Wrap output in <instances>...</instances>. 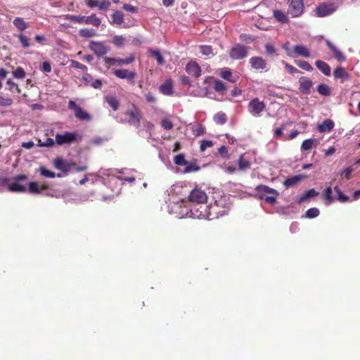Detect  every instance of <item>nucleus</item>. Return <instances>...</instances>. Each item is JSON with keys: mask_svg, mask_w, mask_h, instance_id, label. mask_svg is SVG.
<instances>
[{"mask_svg": "<svg viewBox=\"0 0 360 360\" xmlns=\"http://www.w3.org/2000/svg\"><path fill=\"white\" fill-rule=\"evenodd\" d=\"M114 75L120 79H126L132 84L134 83V79L136 75L135 71H129L128 70H115L113 72Z\"/></svg>", "mask_w": 360, "mask_h": 360, "instance_id": "nucleus-16", "label": "nucleus"}, {"mask_svg": "<svg viewBox=\"0 0 360 360\" xmlns=\"http://www.w3.org/2000/svg\"><path fill=\"white\" fill-rule=\"evenodd\" d=\"M317 91L322 96H329L330 94V87L325 84H319L317 86Z\"/></svg>", "mask_w": 360, "mask_h": 360, "instance_id": "nucleus-41", "label": "nucleus"}, {"mask_svg": "<svg viewBox=\"0 0 360 360\" xmlns=\"http://www.w3.org/2000/svg\"><path fill=\"white\" fill-rule=\"evenodd\" d=\"M255 191L257 192L259 199L263 200L270 205H274L279 195V193L276 189L263 184L257 186Z\"/></svg>", "mask_w": 360, "mask_h": 360, "instance_id": "nucleus-1", "label": "nucleus"}, {"mask_svg": "<svg viewBox=\"0 0 360 360\" xmlns=\"http://www.w3.org/2000/svg\"><path fill=\"white\" fill-rule=\"evenodd\" d=\"M185 69L189 75L195 77V79L198 78L201 75V68L195 61L188 62L186 65Z\"/></svg>", "mask_w": 360, "mask_h": 360, "instance_id": "nucleus-14", "label": "nucleus"}, {"mask_svg": "<svg viewBox=\"0 0 360 360\" xmlns=\"http://www.w3.org/2000/svg\"><path fill=\"white\" fill-rule=\"evenodd\" d=\"M335 79L341 80V83L350 79V75L342 67H338L333 71Z\"/></svg>", "mask_w": 360, "mask_h": 360, "instance_id": "nucleus-18", "label": "nucleus"}, {"mask_svg": "<svg viewBox=\"0 0 360 360\" xmlns=\"http://www.w3.org/2000/svg\"><path fill=\"white\" fill-rule=\"evenodd\" d=\"M112 21L111 24H115L117 25H120L124 22V14L120 11H115L111 15Z\"/></svg>", "mask_w": 360, "mask_h": 360, "instance_id": "nucleus-25", "label": "nucleus"}, {"mask_svg": "<svg viewBox=\"0 0 360 360\" xmlns=\"http://www.w3.org/2000/svg\"><path fill=\"white\" fill-rule=\"evenodd\" d=\"M90 85L96 89H101L103 86V82L101 79H96L90 84Z\"/></svg>", "mask_w": 360, "mask_h": 360, "instance_id": "nucleus-61", "label": "nucleus"}, {"mask_svg": "<svg viewBox=\"0 0 360 360\" xmlns=\"http://www.w3.org/2000/svg\"><path fill=\"white\" fill-rule=\"evenodd\" d=\"M288 56L290 57L302 56L309 58L310 56V52L306 46L303 45H296L293 47L292 51L288 53Z\"/></svg>", "mask_w": 360, "mask_h": 360, "instance_id": "nucleus-13", "label": "nucleus"}, {"mask_svg": "<svg viewBox=\"0 0 360 360\" xmlns=\"http://www.w3.org/2000/svg\"><path fill=\"white\" fill-rule=\"evenodd\" d=\"M84 23L87 25H92L95 27H99L101 21L96 14H91L89 16L85 17Z\"/></svg>", "mask_w": 360, "mask_h": 360, "instance_id": "nucleus-29", "label": "nucleus"}, {"mask_svg": "<svg viewBox=\"0 0 360 360\" xmlns=\"http://www.w3.org/2000/svg\"><path fill=\"white\" fill-rule=\"evenodd\" d=\"M250 63L252 68L256 70H264L266 67V63L265 60L259 56H255L250 58Z\"/></svg>", "mask_w": 360, "mask_h": 360, "instance_id": "nucleus-19", "label": "nucleus"}, {"mask_svg": "<svg viewBox=\"0 0 360 360\" xmlns=\"http://www.w3.org/2000/svg\"><path fill=\"white\" fill-rule=\"evenodd\" d=\"M79 35L84 38H91L96 36V32L92 28H83L79 31Z\"/></svg>", "mask_w": 360, "mask_h": 360, "instance_id": "nucleus-35", "label": "nucleus"}, {"mask_svg": "<svg viewBox=\"0 0 360 360\" xmlns=\"http://www.w3.org/2000/svg\"><path fill=\"white\" fill-rule=\"evenodd\" d=\"M66 19L81 24L84 22L85 16L69 15L66 16Z\"/></svg>", "mask_w": 360, "mask_h": 360, "instance_id": "nucleus-50", "label": "nucleus"}, {"mask_svg": "<svg viewBox=\"0 0 360 360\" xmlns=\"http://www.w3.org/2000/svg\"><path fill=\"white\" fill-rule=\"evenodd\" d=\"M200 52L205 56H208L210 55H213L212 48L210 46H206V45L200 46Z\"/></svg>", "mask_w": 360, "mask_h": 360, "instance_id": "nucleus-54", "label": "nucleus"}, {"mask_svg": "<svg viewBox=\"0 0 360 360\" xmlns=\"http://www.w3.org/2000/svg\"><path fill=\"white\" fill-rule=\"evenodd\" d=\"M13 103L11 98H4L0 96V106H10Z\"/></svg>", "mask_w": 360, "mask_h": 360, "instance_id": "nucleus-58", "label": "nucleus"}, {"mask_svg": "<svg viewBox=\"0 0 360 360\" xmlns=\"http://www.w3.org/2000/svg\"><path fill=\"white\" fill-rule=\"evenodd\" d=\"M274 17L280 22L285 23L288 21V18L283 12L279 10L274 11Z\"/></svg>", "mask_w": 360, "mask_h": 360, "instance_id": "nucleus-38", "label": "nucleus"}, {"mask_svg": "<svg viewBox=\"0 0 360 360\" xmlns=\"http://www.w3.org/2000/svg\"><path fill=\"white\" fill-rule=\"evenodd\" d=\"M89 49L98 58L105 57L104 56L109 51V47L105 46L102 41H91L89 44Z\"/></svg>", "mask_w": 360, "mask_h": 360, "instance_id": "nucleus-6", "label": "nucleus"}, {"mask_svg": "<svg viewBox=\"0 0 360 360\" xmlns=\"http://www.w3.org/2000/svg\"><path fill=\"white\" fill-rule=\"evenodd\" d=\"M70 67L72 68L80 69L84 72H86L88 70L87 67L85 65L82 64L81 63H79L77 60H71L70 61Z\"/></svg>", "mask_w": 360, "mask_h": 360, "instance_id": "nucleus-47", "label": "nucleus"}, {"mask_svg": "<svg viewBox=\"0 0 360 360\" xmlns=\"http://www.w3.org/2000/svg\"><path fill=\"white\" fill-rule=\"evenodd\" d=\"M148 52L151 56L156 58L158 65H163L165 63V60L160 51L149 49Z\"/></svg>", "mask_w": 360, "mask_h": 360, "instance_id": "nucleus-36", "label": "nucleus"}, {"mask_svg": "<svg viewBox=\"0 0 360 360\" xmlns=\"http://www.w3.org/2000/svg\"><path fill=\"white\" fill-rule=\"evenodd\" d=\"M186 167L184 168V173H190L192 172H198L200 169V167L198 166H196L195 165H187Z\"/></svg>", "mask_w": 360, "mask_h": 360, "instance_id": "nucleus-57", "label": "nucleus"}, {"mask_svg": "<svg viewBox=\"0 0 360 360\" xmlns=\"http://www.w3.org/2000/svg\"><path fill=\"white\" fill-rule=\"evenodd\" d=\"M188 199L191 202L205 204L207 201V195L204 191L195 188L191 191Z\"/></svg>", "mask_w": 360, "mask_h": 360, "instance_id": "nucleus-5", "label": "nucleus"}, {"mask_svg": "<svg viewBox=\"0 0 360 360\" xmlns=\"http://www.w3.org/2000/svg\"><path fill=\"white\" fill-rule=\"evenodd\" d=\"M13 23L14 26L20 31H24L28 27V24L22 18H15Z\"/></svg>", "mask_w": 360, "mask_h": 360, "instance_id": "nucleus-28", "label": "nucleus"}, {"mask_svg": "<svg viewBox=\"0 0 360 360\" xmlns=\"http://www.w3.org/2000/svg\"><path fill=\"white\" fill-rule=\"evenodd\" d=\"M219 154L225 159H229L230 156L229 155L228 148L225 146H221L218 148Z\"/></svg>", "mask_w": 360, "mask_h": 360, "instance_id": "nucleus-53", "label": "nucleus"}, {"mask_svg": "<svg viewBox=\"0 0 360 360\" xmlns=\"http://www.w3.org/2000/svg\"><path fill=\"white\" fill-rule=\"evenodd\" d=\"M41 70L44 72H50L51 71V64L48 61H44L41 64Z\"/></svg>", "mask_w": 360, "mask_h": 360, "instance_id": "nucleus-62", "label": "nucleus"}, {"mask_svg": "<svg viewBox=\"0 0 360 360\" xmlns=\"http://www.w3.org/2000/svg\"><path fill=\"white\" fill-rule=\"evenodd\" d=\"M18 38L24 49H27L30 46V39L27 36L20 34L18 35Z\"/></svg>", "mask_w": 360, "mask_h": 360, "instance_id": "nucleus-46", "label": "nucleus"}, {"mask_svg": "<svg viewBox=\"0 0 360 360\" xmlns=\"http://www.w3.org/2000/svg\"><path fill=\"white\" fill-rule=\"evenodd\" d=\"M248 56V48L240 44L233 46L229 51V56L233 60H240Z\"/></svg>", "mask_w": 360, "mask_h": 360, "instance_id": "nucleus-9", "label": "nucleus"}, {"mask_svg": "<svg viewBox=\"0 0 360 360\" xmlns=\"http://www.w3.org/2000/svg\"><path fill=\"white\" fill-rule=\"evenodd\" d=\"M250 167L251 163L250 162V161H248L244 158V155H241L238 159V169L240 170L244 171L250 169Z\"/></svg>", "mask_w": 360, "mask_h": 360, "instance_id": "nucleus-34", "label": "nucleus"}, {"mask_svg": "<svg viewBox=\"0 0 360 360\" xmlns=\"http://www.w3.org/2000/svg\"><path fill=\"white\" fill-rule=\"evenodd\" d=\"M323 199L326 200V203L327 205H330L334 201V198L333 197V191L330 186L327 187L323 192Z\"/></svg>", "mask_w": 360, "mask_h": 360, "instance_id": "nucleus-33", "label": "nucleus"}, {"mask_svg": "<svg viewBox=\"0 0 360 360\" xmlns=\"http://www.w3.org/2000/svg\"><path fill=\"white\" fill-rule=\"evenodd\" d=\"M319 210L316 207H312L307 210L305 217L309 219H313L319 215Z\"/></svg>", "mask_w": 360, "mask_h": 360, "instance_id": "nucleus-45", "label": "nucleus"}, {"mask_svg": "<svg viewBox=\"0 0 360 360\" xmlns=\"http://www.w3.org/2000/svg\"><path fill=\"white\" fill-rule=\"evenodd\" d=\"M289 6L288 13L292 17H298L303 13V0H288Z\"/></svg>", "mask_w": 360, "mask_h": 360, "instance_id": "nucleus-7", "label": "nucleus"}, {"mask_svg": "<svg viewBox=\"0 0 360 360\" xmlns=\"http://www.w3.org/2000/svg\"><path fill=\"white\" fill-rule=\"evenodd\" d=\"M214 89L217 92L221 93L223 94L226 91L225 84L220 80H216L214 82Z\"/></svg>", "mask_w": 360, "mask_h": 360, "instance_id": "nucleus-43", "label": "nucleus"}, {"mask_svg": "<svg viewBox=\"0 0 360 360\" xmlns=\"http://www.w3.org/2000/svg\"><path fill=\"white\" fill-rule=\"evenodd\" d=\"M79 134L76 131H65L56 135V143L58 146L71 144L78 140Z\"/></svg>", "mask_w": 360, "mask_h": 360, "instance_id": "nucleus-4", "label": "nucleus"}, {"mask_svg": "<svg viewBox=\"0 0 360 360\" xmlns=\"http://www.w3.org/2000/svg\"><path fill=\"white\" fill-rule=\"evenodd\" d=\"M214 120L217 124H224L227 121V117L224 112H219L214 115Z\"/></svg>", "mask_w": 360, "mask_h": 360, "instance_id": "nucleus-42", "label": "nucleus"}, {"mask_svg": "<svg viewBox=\"0 0 360 360\" xmlns=\"http://www.w3.org/2000/svg\"><path fill=\"white\" fill-rule=\"evenodd\" d=\"M172 82L171 79L166 80L160 86V91L165 95H171L172 94Z\"/></svg>", "mask_w": 360, "mask_h": 360, "instance_id": "nucleus-27", "label": "nucleus"}, {"mask_svg": "<svg viewBox=\"0 0 360 360\" xmlns=\"http://www.w3.org/2000/svg\"><path fill=\"white\" fill-rule=\"evenodd\" d=\"M53 165L57 169L60 170L65 174H67L72 168L75 166L74 162H65L63 159L57 158L53 160Z\"/></svg>", "mask_w": 360, "mask_h": 360, "instance_id": "nucleus-15", "label": "nucleus"}, {"mask_svg": "<svg viewBox=\"0 0 360 360\" xmlns=\"http://www.w3.org/2000/svg\"><path fill=\"white\" fill-rule=\"evenodd\" d=\"M337 199L341 202H345L349 200V197L341 192L338 195Z\"/></svg>", "mask_w": 360, "mask_h": 360, "instance_id": "nucleus-64", "label": "nucleus"}, {"mask_svg": "<svg viewBox=\"0 0 360 360\" xmlns=\"http://www.w3.org/2000/svg\"><path fill=\"white\" fill-rule=\"evenodd\" d=\"M99 0H85V4L90 8L98 7Z\"/></svg>", "mask_w": 360, "mask_h": 360, "instance_id": "nucleus-63", "label": "nucleus"}, {"mask_svg": "<svg viewBox=\"0 0 360 360\" xmlns=\"http://www.w3.org/2000/svg\"><path fill=\"white\" fill-rule=\"evenodd\" d=\"M300 91L304 94H309L313 83L310 78L302 77L299 79Z\"/></svg>", "mask_w": 360, "mask_h": 360, "instance_id": "nucleus-17", "label": "nucleus"}, {"mask_svg": "<svg viewBox=\"0 0 360 360\" xmlns=\"http://www.w3.org/2000/svg\"><path fill=\"white\" fill-rule=\"evenodd\" d=\"M161 126H162V127L163 129H165L166 130H170L174 127L173 123L172 122V121L170 120H169L168 118H167V117H165V118L162 120V121H161Z\"/></svg>", "mask_w": 360, "mask_h": 360, "instance_id": "nucleus-51", "label": "nucleus"}, {"mask_svg": "<svg viewBox=\"0 0 360 360\" xmlns=\"http://www.w3.org/2000/svg\"><path fill=\"white\" fill-rule=\"evenodd\" d=\"M213 145L214 144H213V142L212 141H210V140H202V141H201V143H200V150L201 151H204L207 148L212 147Z\"/></svg>", "mask_w": 360, "mask_h": 360, "instance_id": "nucleus-55", "label": "nucleus"}, {"mask_svg": "<svg viewBox=\"0 0 360 360\" xmlns=\"http://www.w3.org/2000/svg\"><path fill=\"white\" fill-rule=\"evenodd\" d=\"M326 45L330 50L333 53V56L340 62L346 60L345 55L336 48V46L330 41H326Z\"/></svg>", "mask_w": 360, "mask_h": 360, "instance_id": "nucleus-20", "label": "nucleus"}, {"mask_svg": "<svg viewBox=\"0 0 360 360\" xmlns=\"http://www.w3.org/2000/svg\"><path fill=\"white\" fill-rule=\"evenodd\" d=\"M124 115L127 117V123L129 124L136 128L140 127L143 115L141 110L136 105L132 104L131 106L126 110Z\"/></svg>", "mask_w": 360, "mask_h": 360, "instance_id": "nucleus-2", "label": "nucleus"}, {"mask_svg": "<svg viewBox=\"0 0 360 360\" xmlns=\"http://www.w3.org/2000/svg\"><path fill=\"white\" fill-rule=\"evenodd\" d=\"M68 108L74 110L75 117L80 120L89 121L91 120V116L88 112L84 110L82 108L78 106L75 101L70 100L68 102Z\"/></svg>", "mask_w": 360, "mask_h": 360, "instance_id": "nucleus-10", "label": "nucleus"}, {"mask_svg": "<svg viewBox=\"0 0 360 360\" xmlns=\"http://www.w3.org/2000/svg\"><path fill=\"white\" fill-rule=\"evenodd\" d=\"M220 77L226 79L227 81H229L232 83H236L238 80V78H235L233 75L231 69L228 68H224L221 70L220 71Z\"/></svg>", "mask_w": 360, "mask_h": 360, "instance_id": "nucleus-24", "label": "nucleus"}, {"mask_svg": "<svg viewBox=\"0 0 360 360\" xmlns=\"http://www.w3.org/2000/svg\"><path fill=\"white\" fill-rule=\"evenodd\" d=\"M105 101L114 111H117L118 110L120 102L115 96H107L105 97Z\"/></svg>", "mask_w": 360, "mask_h": 360, "instance_id": "nucleus-31", "label": "nucleus"}, {"mask_svg": "<svg viewBox=\"0 0 360 360\" xmlns=\"http://www.w3.org/2000/svg\"><path fill=\"white\" fill-rule=\"evenodd\" d=\"M110 5L111 4L109 0H99L98 8L101 11H107L110 8Z\"/></svg>", "mask_w": 360, "mask_h": 360, "instance_id": "nucleus-52", "label": "nucleus"}, {"mask_svg": "<svg viewBox=\"0 0 360 360\" xmlns=\"http://www.w3.org/2000/svg\"><path fill=\"white\" fill-rule=\"evenodd\" d=\"M317 140L314 139H308L304 140L302 145L301 149L302 150H309L312 148L314 143H316Z\"/></svg>", "mask_w": 360, "mask_h": 360, "instance_id": "nucleus-39", "label": "nucleus"}, {"mask_svg": "<svg viewBox=\"0 0 360 360\" xmlns=\"http://www.w3.org/2000/svg\"><path fill=\"white\" fill-rule=\"evenodd\" d=\"M174 162L176 165L180 166H186L188 165V161L185 159L184 154H178L174 158Z\"/></svg>", "mask_w": 360, "mask_h": 360, "instance_id": "nucleus-44", "label": "nucleus"}, {"mask_svg": "<svg viewBox=\"0 0 360 360\" xmlns=\"http://www.w3.org/2000/svg\"><path fill=\"white\" fill-rule=\"evenodd\" d=\"M134 60L135 58L134 55H131L130 57L124 59L110 57L103 58L105 63L108 65H120L122 64L128 65L134 62Z\"/></svg>", "mask_w": 360, "mask_h": 360, "instance_id": "nucleus-12", "label": "nucleus"}, {"mask_svg": "<svg viewBox=\"0 0 360 360\" xmlns=\"http://www.w3.org/2000/svg\"><path fill=\"white\" fill-rule=\"evenodd\" d=\"M295 63L299 68H300L301 69H302L304 70H306L308 72H311L313 70L312 66L307 61L302 60H295Z\"/></svg>", "mask_w": 360, "mask_h": 360, "instance_id": "nucleus-37", "label": "nucleus"}, {"mask_svg": "<svg viewBox=\"0 0 360 360\" xmlns=\"http://www.w3.org/2000/svg\"><path fill=\"white\" fill-rule=\"evenodd\" d=\"M334 122L332 120L326 119L317 127L318 131L321 133L330 132L334 128Z\"/></svg>", "mask_w": 360, "mask_h": 360, "instance_id": "nucleus-21", "label": "nucleus"}, {"mask_svg": "<svg viewBox=\"0 0 360 360\" xmlns=\"http://www.w3.org/2000/svg\"><path fill=\"white\" fill-rule=\"evenodd\" d=\"M265 108L264 102L259 101L258 98H253L248 104V110L253 116H258L264 110Z\"/></svg>", "mask_w": 360, "mask_h": 360, "instance_id": "nucleus-8", "label": "nucleus"}, {"mask_svg": "<svg viewBox=\"0 0 360 360\" xmlns=\"http://www.w3.org/2000/svg\"><path fill=\"white\" fill-rule=\"evenodd\" d=\"M304 178V176H303V175H295V176H293L291 177H288L284 181L283 185L286 188L291 187V186L295 185L296 184H297L301 180H302Z\"/></svg>", "mask_w": 360, "mask_h": 360, "instance_id": "nucleus-26", "label": "nucleus"}, {"mask_svg": "<svg viewBox=\"0 0 360 360\" xmlns=\"http://www.w3.org/2000/svg\"><path fill=\"white\" fill-rule=\"evenodd\" d=\"M207 210H205V211H199L196 210V212L194 213L191 210L192 214L195 217L198 218H207V219H212L214 217H217L218 214L220 213V211L218 210L219 206L217 202H214L213 205H210L209 206H206Z\"/></svg>", "mask_w": 360, "mask_h": 360, "instance_id": "nucleus-3", "label": "nucleus"}, {"mask_svg": "<svg viewBox=\"0 0 360 360\" xmlns=\"http://www.w3.org/2000/svg\"><path fill=\"white\" fill-rule=\"evenodd\" d=\"M113 44L117 46H120L124 44V38L122 36H115L112 40Z\"/></svg>", "mask_w": 360, "mask_h": 360, "instance_id": "nucleus-60", "label": "nucleus"}, {"mask_svg": "<svg viewBox=\"0 0 360 360\" xmlns=\"http://www.w3.org/2000/svg\"><path fill=\"white\" fill-rule=\"evenodd\" d=\"M193 132L196 136H202L205 134V128L202 125L199 124L195 128L193 129Z\"/></svg>", "mask_w": 360, "mask_h": 360, "instance_id": "nucleus-56", "label": "nucleus"}, {"mask_svg": "<svg viewBox=\"0 0 360 360\" xmlns=\"http://www.w3.org/2000/svg\"><path fill=\"white\" fill-rule=\"evenodd\" d=\"M8 190L11 192L25 193L26 187L15 181L8 186Z\"/></svg>", "mask_w": 360, "mask_h": 360, "instance_id": "nucleus-32", "label": "nucleus"}, {"mask_svg": "<svg viewBox=\"0 0 360 360\" xmlns=\"http://www.w3.org/2000/svg\"><path fill=\"white\" fill-rule=\"evenodd\" d=\"M319 194L314 188H311L307 191L304 193H303L297 200V202L300 204L311 198H314L318 196Z\"/></svg>", "mask_w": 360, "mask_h": 360, "instance_id": "nucleus-22", "label": "nucleus"}, {"mask_svg": "<svg viewBox=\"0 0 360 360\" xmlns=\"http://www.w3.org/2000/svg\"><path fill=\"white\" fill-rule=\"evenodd\" d=\"M39 173L41 176L46 178H54V177H62V174H55L54 172L48 170L46 167L41 166L39 168Z\"/></svg>", "mask_w": 360, "mask_h": 360, "instance_id": "nucleus-30", "label": "nucleus"}, {"mask_svg": "<svg viewBox=\"0 0 360 360\" xmlns=\"http://www.w3.org/2000/svg\"><path fill=\"white\" fill-rule=\"evenodd\" d=\"M282 63L284 65L285 68L286 70L290 74V75H295L297 73H300V70L297 69L295 67L292 66V65L285 62L284 60L282 61Z\"/></svg>", "mask_w": 360, "mask_h": 360, "instance_id": "nucleus-49", "label": "nucleus"}, {"mask_svg": "<svg viewBox=\"0 0 360 360\" xmlns=\"http://www.w3.org/2000/svg\"><path fill=\"white\" fill-rule=\"evenodd\" d=\"M25 72L21 67H18L13 72V75L16 79H23L25 77Z\"/></svg>", "mask_w": 360, "mask_h": 360, "instance_id": "nucleus-48", "label": "nucleus"}, {"mask_svg": "<svg viewBox=\"0 0 360 360\" xmlns=\"http://www.w3.org/2000/svg\"><path fill=\"white\" fill-rule=\"evenodd\" d=\"M122 8L124 11L130 12V13H136L138 12L137 8L136 6H134L131 5V4H125L123 5Z\"/></svg>", "mask_w": 360, "mask_h": 360, "instance_id": "nucleus-59", "label": "nucleus"}, {"mask_svg": "<svg viewBox=\"0 0 360 360\" xmlns=\"http://www.w3.org/2000/svg\"><path fill=\"white\" fill-rule=\"evenodd\" d=\"M337 7L332 3H323L316 8V14L318 17H324L332 14Z\"/></svg>", "mask_w": 360, "mask_h": 360, "instance_id": "nucleus-11", "label": "nucleus"}, {"mask_svg": "<svg viewBox=\"0 0 360 360\" xmlns=\"http://www.w3.org/2000/svg\"><path fill=\"white\" fill-rule=\"evenodd\" d=\"M316 68L326 76H330L331 69L330 65L321 60H316L315 63Z\"/></svg>", "mask_w": 360, "mask_h": 360, "instance_id": "nucleus-23", "label": "nucleus"}, {"mask_svg": "<svg viewBox=\"0 0 360 360\" xmlns=\"http://www.w3.org/2000/svg\"><path fill=\"white\" fill-rule=\"evenodd\" d=\"M28 189L30 193L40 194L41 193V189H40L39 184L36 181L30 182Z\"/></svg>", "mask_w": 360, "mask_h": 360, "instance_id": "nucleus-40", "label": "nucleus"}]
</instances>
